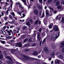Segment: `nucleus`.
<instances>
[{
    "mask_svg": "<svg viewBox=\"0 0 64 64\" xmlns=\"http://www.w3.org/2000/svg\"><path fill=\"white\" fill-rule=\"evenodd\" d=\"M53 29L54 31L55 32L57 31H58V32L56 34H53L52 36L51 37V40H52V41H54V40H55L56 39L58 38V36H59V30L58 27L57 26H54V28Z\"/></svg>",
    "mask_w": 64,
    "mask_h": 64,
    "instance_id": "nucleus-1",
    "label": "nucleus"
},
{
    "mask_svg": "<svg viewBox=\"0 0 64 64\" xmlns=\"http://www.w3.org/2000/svg\"><path fill=\"white\" fill-rule=\"evenodd\" d=\"M22 58L24 60L28 61V60H33V58L30 57H28L26 56L23 55L22 56Z\"/></svg>",
    "mask_w": 64,
    "mask_h": 64,
    "instance_id": "nucleus-2",
    "label": "nucleus"
},
{
    "mask_svg": "<svg viewBox=\"0 0 64 64\" xmlns=\"http://www.w3.org/2000/svg\"><path fill=\"white\" fill-rule=\"evenodd\" d=\"M32 22L33 21H32V20L31 19H30L29 20L28 22L26 23V24L28 26H30V23L31 24H32Z\"/></svg>",
    "mask_w": 64,
    "mask_h": 64,
    "instance_id": "nucleus-3",
    "label": "nucleus"
},
{
    "mask_svg": "<svg viewBox=\"0 0 64 64\" xmlns=\"http://www.w3.org/2000/svg\"><path fill=\"white\" fill-rule=\"evenodd\" d=\"M6 62L8 64H11L13 63V62L11 58L9 59V60L6 61Z\"/></svg>",
    "mask_w": 64,
    "mask_h": 64,
    "instance_id": "nucleus-4",
    "label": "nucleus"
},
{
    "mask_svg": "<svg viewBox=\"0 0 64 64\" xmlns=\"http://www.w3.org/2000/svg\"><path fill=\"white\" fill-rule=\"evenodd\" d=\"M54 1V2H56V6H57V5H59V4H60V1L59 0H55Z\"/></svg>",
    "mask_w": 64,
    "mask_h": 64,
    "instance_id": "nucleus-5",
    "label": "nucleus"
},
{
    "mask_svg": "<svg viewBox=\"0 0 64 64\" xmlns=\"http://www.w3.org/2000/svg\"><path fill=\"white\" fill-rule=\"evenodd\" d=\"M44 50L45 53H49V50L48 49H47V47H46L44 48Z\"/></svg>",
    "mask_w": 64,
    "mask_h": 64,
    "instance_id": "nucleus-6",
    "label": "nucleus"
},
{
    "mask_svg": "<svg viewBox=\"0 0 64 64\" xmlns=\"http://www.w3.org/2000/svg\"><path fill=\"white\" fill-rule=\"evenodd\" d=\"M57 56L60 58H61V59H64V57L61 54H60L59 55H58Z\"/></svg>",
    "mask_w": 64,
    "mask_h": 64,
    "instance_id": "nucleus-7",
    "label": "nucleus"
},
{
    "mask_svg": "<svg viewBox=\"0 0 64 64\" xmlns=\"http://www.w3.org/2000/svg\"><path fill=\"white\" fill-rule=\"evenodd\" d=\"M21 43L20 42L18 43H17L16 44V45L17 46H18V45H19L18 47H22V44H21Z\"/></svg>",
    "mask_w": 64,
    "mask_h": 64,
    "instance_id": "nucleus-8",
    "label": "nucleus"
},
{
    "mask_svg": "<svg viewBox=\"0 0 64 64\" xmlns=\"http://www.w3.org/2000/svg\"><path fill=\"white\" fill-rule=\"evenodd\" d=\"M54 54H55V52H52L50 54V57H53V56H54Z\"/></svg>",
    "mask_w": 64,
    "mask_h": 64,
    "instance_id": "nucleus-9",
    "label": "nucleus"
},
{
    "mask_svg": "<svg viewBox=\"0 0 64 64\" xmlns=\"http://www.w3.org/2000/svg\"><path fill=\"white\" fill-rule=\"evenodd\" d=\"M34 13L36 15H37L38 14V10L37 9L34 10Z\"/></svg>",
    "mask_w": 64,
    "mask_h": 64,
    "instance_id": "nucleus-10",
    "label": "nucleus"
},
{
    "mask_svg": "<svg viewBox=\"0 0 64 64\" xmlns=\"http://www.w3.org/2000/svg\"><path fill=\"white\" fill-rule=\"evenodd\" d=\"M23 12H24V11H23L20 10L19 12H17V14H18L19 15H21V14H22V13H23Z\"/></svg>",
    "mask_w": 64,
    "mask_h": 64,
    "instance_id": "nucleus-11",
    "label": "nucleus"
},
{
    "mask_svg": "<svg viewBox=\"0 0 64 64\" xmlns=\"http://www.w3.org/2000/svg\"><path fill=\"white\" fill-rule=\"evenodd\" d=\"M10 14H12V15H13L14 16H13V17L14 18H15V20H17V19L15 17H14V16H15V14L14 12H11Z\"/></svg>",
    "mask_w": 64,
    "mask_h": 64,
    "instance_id": "nucleus-12",
    "label": "nucleus"
},
{
    "mask_svg": "<svg viewBox=\"0 0 64 64\" xmlns=\"http://www.w3.org/2000/svg\"><path fill=\"white\" fill-rule=\"evenodd\" d=\"M22 1L24 3L25 5H27V4L26 3V0H22Z\"/></svg>",
    "mask_w": 64,
    "mask_h": 64,
    "instance_id": "nucleus-13",
    "label": "nucleus"
},
{
    "mask_svg": "<svg viewBox=\"0 0 64 64\" xmlns=\"http://www.w3.org/2000/svg\"><path fill=\"white\" fill-rule=\"evenodd\" d=\"M61 46H60V47H63V46H64V42H62L61 43Z\"/></svg>",
    "mask_w": 64,
    "mask_h": 64,
    "instance_id": "nucleus-14",
    "label": "nucleus"
},
{
    "mask_svg": "<svg viewBox=\"0 0 64 64\" xmlns=\"http://www.w3.org/2000/svg\"><path fill=\"white\" fill-rule=\"evenodd\" d=\"M53 26V24L52 23L51 24H50V25L49 26V29H51L52 28Z\"/></svg>",
    "mask_w": 64,
    "mask_h": 64,
    "instance_id": "nucleus-15",
    "label": "nucleus"
},
{
    "mask_svg": "<svg viewBox=\"0 0 64 64\" xmlns=\"http://www.w3.org/2000/svg\"><path fill=\"white\" fill-rule=\"evenodd\" d=\"M3 58V56L2 54H0V59H2Z\"/></svg>",
    "mask_w": 64,
    "mask_h": 64,
    "instance_id": "nucleus-16",
    "label": "nucleus"
},
{
    "mask_svg": "<svg viewBox=\"0 0 64 64\" xmlns=\"http://www.w3.org/2000/svg\"><path fill=\"white\" fill-rule=\"evenodd\" d=\"M61 22L62 23H64V17H63L62 18Z\"/></svg>",
    "mask_w": 64,
    "mask_h": 64,
    "instance_id": "nucleus-17",
    "label": "nucleus"
},
{
    "mask_svg": "<svg viewBox=\"0 0 64 64\" xmlns=\"http://www.w3.org/2000/svg\"><path fill=\"white\" fill-rule=\"evenodd\" d=\"M34 55H38V52L37 51H36L34 52Z\"/></svg>",
    "mask_w": 64,
    "mask_h": 64,
    "instance_id": "nucleus-18",
    "label": "nucleus"
},
{
    "mask_svg": "<svg viewBox=\"0 0 64 64\" xmlns=\"http://www.w3.org/2000/svg\"><path fill=\"white\" fill-rule=\"evenodd\" d=\"M38 21H39V20H36L35 21V23H34L35 25H36V24H38Z\"/></svg>",
    "mask_w": 64,
    "mask_h": 64,
    "instance_id": "nucleus-19",
    "label": "nucleus"
},
{
    "mask_svg": "<svg viewBox=\"0 0 64 64\" xmlns=\"http://www.w3.org/2000/svg\"><path fill=\"white\" fill-rule=\"evenodd\" d=\"M55 62L56 63H58V64H59V63L60 61L59 60H55Z\"/></svg>",
    "mask_w": 64,
    "mask_h": 64,
    "instance_id": "nucleus-20",
    "label": "nucleus"
},
{
    "mask_svg": "<svg viewBox=\"0 0 64 64\" xmlns=\"http://www.w3.org/2000/svg\"><path fill=\"white\" fill-rule=\"evenodd\" d=\"M6 58L7 59H10L11 58V57L10 56H6Z\"/></svg>",
    "mask_w": 64,
    "mask_h": 64,
    "instance_id": "nucleus-21",
    "label": "nucleus"
},
{
    "mask_svg": "<svg viewBox=\"0 0 64 64\" xmlns=\"http://www.w3.org/2000/svg\"><path fill=\"white\" fill-rule=\"evenodd\" d=\"M19 6L21 9H23V7L22 6V5L20 4Z\"/></svg>",
    "mask_w": 64,
    "mask_h": 64,
    "instance_id": "nucleus-22",
    "label": "nucleus"
},
{
    "mask_svg": "<svg viewBox=\"0 0 64 64\" xmlns=\"http://www.w3.org/2000/svg\"><path fill=\"white\" fill-rule=\"evenodd\" d=\"M36 46V44H32L31 46H32V47H33L34 46Z\"/></svg>",
    "mask_w": 64,
    "mask_h": 64,
    "instance_id": "nucleus-23",
    "label": "nucleus"
},
{
    "mask_svg": "<svg viewBox=\"0 0 64 64\" xmlns=\"http://www.w3.org/2000/svg\"><path fill=\"white\" fill-rule=\"evenodd\" d=\"M46 38L44 39L43 41H42V44H44V42H45V40H46Z\"/></svg>",
    "mask_w": 64,
    "mask_h": 64,
    "instance_id": "nucleus-24",
    "label": "nucleus"
},
{
    "mask_svg": "<svg viewBox=\"0 0 64 64\" xmlns=\"http://www.w3.org/2000/svg\"><path fill=\"white\" fill-rule=\"evenodd\" d=\"M58 8L59 10L61 9V6H58Z\"/></svg>",
    "mask_w": 64,
    "mask_h": 64,
    "instance_id": "nucleus-25",
    "label": "nucleus"
},
{
    "mask_svg": "<svg viewBox=\"0 0 64 64\" xmlns=\"http://www.w3.org/2000/svg\"><path fill=\"white\" fill-rule=\"evenodd\" d=\"M51 2H52V0H48V3H50Z\"/></svg>",
    "mask_w": 64,
    "mask_h": 64,
    "instance_id": "nucleus-26",
    "label": "nucleus"
},
{
    "mask_svg": "<svg viewBox=\"0 0 64 64\" xmlns=\"http://www.w3.org/2000/svg\"><path fill=\"white\" fill-rule=\"evenodd\" d=\"M27 40H28V39L26 38L25 40H24V42L25 43V42H26L27 41Z\"/></svg>",
    "mask_w": 64,
    "mask_h": 64,
    "instance_id": "nucleus-27",
    "label": "nucleus"
},
{
    "mask_svg": "<svg viewBox=\"0 0 64 64\" xmlns=\"http://www.w3.org/2000/svg\"><path fill=\"white\" fill-rule=\"evenodd\" d=\"M6 26H4L3 27V28H2L3 30H5L6 29Z\"/></svg>",
    "mask_w": 64,
    "mask_h": 64,
    "instance_id": "nucleus-28",
    "label": "nucleus"
},
{
    "mask_svg": "<svg viewBox=\"0 0 64 64\" xmlns=\"http://www.w3.org/2000/svg\"><path fill=\"white\" fill-rule=\"evenodd\" d=\"M23 29H27V28L26 26H25L23 27Z\"/></svg>",
    "mask_w": 64,
    "mask_h": 64,
    "instance_id": "nucleus-29",
    "label": "nucleus"
},
{
    "mask_svg": "<svg viewBox=\"0 0 64 64\" xmlns=\"http://www.w3.org/2000/svg\"><path fill=\"white\" fill-rule=\"evenodd\" d=\"M61 4H62L63 5H64V1L62 0L61 1Z\"/></svg>",
    "mask_w": 64,
    "mask_h": 64,
    "instance_id": "nucleus-30",
    "label": "nucleus"
},
{
    "mask_svg": "<svg viewBox=\"0 0 64 64\" xmlns=\"http://www.w3.org/2000/svg\"><path fill=\"white\" fill-rule=\"evenodd\" d=\"M22 16H22L21 18H24L25 16L26 15L24 14H22Z\"/></svg>",
    "mask_w": 64,
    "mask_h": 64,
    "instance_id": "nucleus-31",
    "label": "nucleus"
},
{
    "mask_svg": "<svg viewBox=\"0 0 64 64\" xmlns=\"http://www.w3.org/2000/svg\"><path fill=\"white\" fill-rule=\"evenodd\" d=\"M45 35V34L44 32H43L42 35V36H44Z\"/></svg>",
    "mask_w": 64,
    "mask_h": 64,
    "instance_id": "nucleus-32",
    "label": "nucleus"
},
{
    "mask_svg": "<svg viewBox=\"0 0 64 64\" xmlns=\"http://www.w3.org/2000/svg\"><path fill=\"white\" fill-rule=\"evenodd\" d=\"M38 39H39V37H40V33H38Z\"/></svg>",
    "mask_w": 64,
    "mask_h": 64,
    "instance_id": "nucleus-33",
    "label": "nucleus"
},
{
    "mask_svg": "<svg viewBox=\"0 0 64 64\" xmlns=\"http://www.w3.org/2000/svg\"><path fill=\"white\" fill-rule=\"evenodd\" d=\"M1 43H2V44H4L5 43V41H1Z\"/></svg>",
    "mask_w": 64,
    "mask_h": 64,
    "instance_id": "nucleus-34",
    "label": "nucleus"
},
{
    "mask_svg": "<svg viewBox=\"0 0 64 64\" xmlns=\"http://www.w3.org/2000/svg\"><path fill=\"white\" fill-rule=\"evenodd\" d=\"M49 9H50V10H53V11L54 10V9L52 8H51V7H49Z\"/></svg>",
    "mask_w": 64,
    "mask_h": 64,
    "instance_id": "nucleus-35",
    "label": "nucleus"
},
{
    "mask_svg": "<svg viewBox=\"0 0 64 64\" xmlns=\"http://www.w3.org/2000/svg\"><path fill=\"white\" fill-rule=\"evenodd\" d=\"M20 3L19 2L16 3V5H20Z\"/></svg>",
    "mask_w": 64,
    "mask_h": 64,
    "instance_id": "nucleus-36",
    "label": "nucleus"
},
{
    "mask_svg": "<svg viewBox=\"0 0 64 64\" xmlns=\"http://www.w3.org/2000/svg\"><path fill=\"white\" fill-rule=\"evenodd\" d=\"M44 16H45V14H44V13H43L42 14V18H43V17H44Z\"/></svg>",
    "mask_w": 64,
    "mask_h": 64,
    "instance_id": "nucleus-37",
    "label": "nucleus"
},
{
    "mask_svg": "<svg viewBox=\"0 0 64 64\" xmlns=\"http://www.w3.org/2000/svg\"><path fill=\"white\" fill-rule=\"evenodd\" d=\"M39 1L40 3L42 4V0H39Z\"/></svg>",
    "mask_w": 64,
    "mask_h": 64,
    "instance_id": "nucleus-38",
    "label": "nucleus"
},
{
    "mask_svg": "<svg viewBox=\"0 0 64 64\" xmlns=\"http://www.w3.org/2000/svg\"><path fill=\"white\" fill-rule=\"evenodd\" d=\"M46 33H48V32H49V30H48V29H47L46 30Z\"/></svg>",
    "mask_w": 64,
    "mask_h": 64,
    "instance_id": "nucleus-39",
    "label": "nucleus"
},
{
    "mask_svg": "<svg viewBox=\"0 0 64 64\" xmlns=\"http://www.w3.org/2000/svg\"><path fill=\"white\" fill-rule=\"evenodd\" d=\"M33 4V3L32 2H30V5L29 6L30 7V6H32V5Z\"/></svg>",
    "mask_w": 64,
    "mask_h": 64,
    "instance_id": "nucleus-40",
    "label": "nucleus"
},
{
    "mask_svg": "<svg viewBox=\"0 0 64 64\" xmlns=\"http://www.w3.org/2000/svg\"><path fill=\"white\" fill-rule=\"evenodd\" d=\"M14 22H15V20H13L12 21V22H11V23H14Z\"/></svg>",
    "mask_w": 64,
    "mask_h": 64,
    "instance_id": "nucleus-41",
    "label": "nucleus"
},
{
    "mask_svg": "<svg viewBox=\"0 0 64 64\" xmlns=\"http://www.w3.org/2000/svg\"><path fill=\"white\" fill-rule=\"evenodd\" d=\"M2 33H3L4 34H6V32H5L4 31H3L2 32Z\"/></svg>",
    "mask_w": 64,
    "mask_h": 64,
    "instance_id": "nucleus-42",
    "label": "nucleus"
},
{
    "mask_svg": "<svg viewBox=\"0 0 64 64\" xmlns=\"http://www.w3.org/2000/svg\"><path fill=\"white\" fill-rule=\"evenodd\" d=\"M29 51V49H27L25 50V51Z\"/></svg>",
    "mask_w": 64,
    "mask_h": 64,
    "instance_id": "nucleus-43",
    "label": "nucleus"
},
{
    "mask_svg": "<svg viewBox=\"0 0 64 64\" xmlns=\"http://www.w3.org/2000/svg\"><path fill=\"white\" fill-rule=\"evenodd\" d=\"M42 30V28H40L39 30V31L40 32H41V30Z\"/></svg>",
    "mask_w": 64,
    "mask_h": 64,
    "instance_id": "nucleus-44",
    "label": "nucleus"
},
{
    "mask_svg": "<svg viewBox=\"0 0 64 64\" xmlns=\"http://www.w3.org/2000/svg\"><path fill=\"white\" fill-rule=\"evenodd\" d=\"M9 17L11 19H12V17L11 15H10L9 16Z\"/></svg>",
    "mask_w": 64,
    "mask_h": 64,
    "instance_id": "nucleus-45",
    "label": "nucleus"
},
{
    "mask_svg": "<svg viewBox=\"0 0 64 64\" xmlns=\"http://www.w3.org/2000/svg\"><path fill=\"white\" fill-rule=\"evenodd\" d=\"M8 24V22H6L5 24V25H7Z\"/></svg>",
    "mask_w": 64,
    "mask_h": 64,
    "instance_id": "nucleus-46",
    "label": "nucleus"
},
{
    "mask_svg": "<svg viewBox=\"0 0 64 64\" xmlns=\"http://www.w3.org/2000/svg\"><path fill=\"white\" fill-rule=\"evenodd\" d=\"M56 47H55V46H52V48H55Z\"/></svg>",
    "mask_w": 64,
    "mask_h": 64,
    "instance_id": "nucleus-47",
    "label": "nucleus"
},
{
    "mask_svg": "<svg viewBox=\"0 0 64 64\" xmlns=\"http://www.w3.org/2000/svg\"><path fill=\"white\" fill-rule=\"evenodd\" d=\"M12 3H11L10 4V6L11 7V8H12Z\"/></svg>",
    "mask_w": 64,
    "mask_h": 64,
    "instance_id": "nucleus-48",
    "label": "nucleus"
},
{
    "mask_svg": "<svg viewBox=\"0 0 64 64\" xmlns=\"http://www.w3.org/2000/svg\"><path fill=\"white\" fill-rule=\"evenodd\" d=\"M24 37H25V36H21V38H22V39L23 38L24 39Z\"/></svg>",
    "mask_w": 64,
    "mask_h": 64,
    "instance_id": "nucleus-49",
    "label": "nucleus"
},
{
    "mask_svg": "<svg viewBox=\"0 0 64 64\" xmlns=\"http://www.w3.org/2000/svg\"><path fill=\"white\" fill-rule=\"evenodd\" d=\"M8 19V18L6 17H5L4 18V19L5 20H7Z\"/></svg>",
    "mask_w": 64,
    "mask_h": 64,
    "instance_id": "nucleus-50",
    "label": "nucleus"
},
{
    "mask_svg": "<svg viewBox=\"0 0 64 64\" xmlns=\"http://www.w3.org/2000/svg\"><path fill=\"white\" fill-rule=\"evenodd\" d=\"M17 28L18 29V31L19 30H20V27H17Z\"/></svg>",
    "mask_w": 64,
    "mask_h": 64,
    "instance_id": "nucleus-51",
    "label": "nucleus"
},
{
    "mask_svg": "<svg viewBox=\"0 0 64 64\" xmlns=\"http://www.w3.org/2000/svg\"><path fill=\"white\" fill-rule=\"evenodd\" d=\"M49 36H50V34H47V36L46 37V38L48 37H49Z\"/></svg>",
    "mask_w": 64,
    "mask_h": 64,
    "instance_id": "nucleus-52",
    "label": "nucleus"
},
{
    "mask_svg": "<svg viewBox=\"0 0 64 64\" xmlns=\"http://www.w3.org/2000/svg\"><path fill=\"white\" fill-rule=\"evenodd\" d=\"M1 14H2V15H1L2 16H4V14L3 13V12H2L1 13Z\"/></svg>",
    "mask_w": 64,
    "mask_h": 64,
    "instance_id": "nucleus-53",
    "label": "nucleus"
},
{
    "mask_svg": "<svg viewBox=\"0 0 64 64\" xmlns=\"http://www.w3.org/2000/svg\"><path fill=\"white\" fill-rule=\"evenodd\" d=\"M11 53H14V50H12L11 51Z\"/></svg>",
    "mask_w": 64,
    "mask_h": 64,
    "instance_id": "nucleus-54",
    "label": "nucleus"
},
{
    "mask_svg": "<svg viewBox=\"0 0 64 64\" xmlns=\"http://www.w3.org/2000/svg\"><path fill=\"white\" fill-rule=\"evenodd\" d=\"M49 12H48V10H46V13H48Z\"/></svg>",
    "mask_w": 64,
    "mask_h": 64,
    "instance_id": "nucleus-55",
    "label": "nucleus"
},
{
    "mask_svg": "<svg viewBox=\"0 0 64 64\" xmlns=\"http://www.w3.org/2000/svg\"><path fill=\"white\" fill-rule=\"evenodd\" d=\"M46 13L47 16L49 15V12H46Z\"/></svg>",
    "mask_w": 64,
    "mask_h": 64,
    "instance_id": "nucleus-56",
    "label": "nucleus"
},
{
    "mask_svg": "<svg viewBox=\"0 0 64 64\" xmlns=\"http://www.w3.org/2000/svg\"><path fill=\"white\" fill-rule=\"evenodd\" d=\"M38 58H41V55H40L38 56Z\"/></svg>",
    "mask_w": 64,
    "mask_h": 64,
    "instance_id": "nucleus-57",
    "label": "nucleus"
},
{
    "mask_svg": "<svg viewBox=\"0 0 64 64\" xmlns=\"http://www.w3.org/2000/svg\"><path fill=\"white\" fill-rule=\"evenodd\" d=\"M12 36H9L8 37V38H9V39H11V38H12Z\"/></svg>",
    "mask_w": 64,
    "mask_h": 64,
    "instance_id": "nucleus-58",
    "label": "nucleus"
},
{
    "mask_svg": "<svg viewBox=\"0 0 64 64\" xmlns=\"http://www.w3.org/2000/svg\"><path fill=\"white\" fill-rule=\"evenodd\" d=\"M41 37H40L38 39V41H40V40H41Z\"/></svg>",
    "mask_w": 64,
    "mask_h": 64,
    "instance_id": "nucleus-59",
    "label": "nucleus"
},
{
    "mask_svg": "<svg viewBox=\"0 0 64 64\" xmlns=\"http://www.w3.org/2000/svg\"><path fill=\"white\" fill-rule=\"evenodd\" d=\"M41 51H42V50H40V51L38 52V54H39L40 53V52H41Z\"/></svg>",
    "mask_w": 64,
    "mask_h": 64,
    "instance_id": "nucleus-60",
    "label": "nucleus"
},
{
    "mask_svg": "<svg viewBox=\"0 0 64 64\" xmlns=\"http://www.w3.org/2000/svg\"><path fill=\"white\" fill-rule=\"evenodd\" d=\"M2 62L1 60H0V64H2Z\"/></svg>",
    "mask_w": 64,
    "mask_h": 64,
    "instance_id": "nucleus-61",
    "label": "nucleus"
},
{
    "mask_svg": "<svg viewBox=\"0 0 64 64\" xmlns=\"http://www.w3.org/2000/svg\"><path fill=\"white\" fill-rule=\"evenodd\" d=\"M36 34H33V35L34 36H36Z\"/></svg>",
    "mask_w": 64,
    "mask_h": 64,
    "instance_id": "nucleus-62",
    "label": "nucleus"
},
{
    "mask_svg": "<svg viewBox=\"0 0 64 64\" xmlns=\"http://www.w3.org/2000/svg\"><path fill=\"white\" fill-rule=\"evenodd\" d=\"M8 35H9V36L11 35V33L10 32H9V33H8Z\"/></svg>",
    "mask_w": 64,
    "mask_h": 64,
    "instance_id": "nucleus-63",
    "label": "nucleus"
},
{
    "mask_svg": "<svg viewBox=\"0 0 64 64\" xmlns=\"http://www.w3.org/2000/svg\"><path fill=\"white\" fill-rule=\"evenodd\" d=\"M51 64H53V61H52L51 62Z\"/></svg>",
    "mask_w": 64,
    "mask_h": 64,
    "instance_id": "nucleus-64",
    "label": "nucleus"
}]
</instances>
